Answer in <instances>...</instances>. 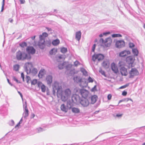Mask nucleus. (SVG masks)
<instances>
[{
	"instance_id": "1",
	"label": "nucleus",
	"mask_w": 145,
	"mask_h": 145,
	"mask_svg": "<svg viewBox=\"0 0 145 145\" xmlns=\"http://www.w3.org/2000/svg\"><path fill=\"white\" fill-rule=\"evenodd\" d=\"M33 66V64L31 62L26 63L25 64L24 69L27 74H31L35 75L37 73V70L35 68H33L31 70Z\"/></svg>"
},
{
	"instance_id": "2",
	"label": "nucleus",
	"mask_w": 145,
	"mask_h": 145,
	"mask_svg": "<svg viewBox=\"0 0 145 145\" xmlns=\"http://www.w3.org/2000/svg\"><path fill=\"white\" fill-rule=\"evenodd\" d=\"M16 58L18 60L23 61L25 59H30L31 58V56L29 54H27L19 50L16 53Z\"/></svg>"
},
{
	"instance_id": "3",
	"label": "nucleus",
	"mask_w": 145,
	"mask_h": 145,
	"mask_svg": "<svg viewBox=\"0 0 145 145\" xmlns=\"http://www.w3.org/2000/svg\"><path fill=\"white\" fill-rule=\"evenodd\" d=\"M71 94V91L69 89H67L63 91L62 90L60 93L59 97H61L63 101H65L70 97Z\"/></svg>"
},
{
	"instance_id": "4",
	"label": "nucleus",
	"mask_w": 145,
	"mask_h": 145,
	"mask_svg": "<svg viewBox=\"0 0 145 145\" xmlns=\"http://www.w3.org/2000/svg\"><path fill=\"white\" fill-rule=\"evenodd\" d=\"M53 93L55 95L56 92L58 97H59L60 93L62 91V88L61 85L57 82H55L53 86Z\"/></svg>"
},
{
	"instance_id": "5",
	"label": "nucleus",
	"mask_w": 145,
	"mask_h": 145,
	"mask_svg": "<svg viewBox=\"0 0 145 145\" xmlns=\"http://www.w3.org/2000/svg\"><path fill=\"white\" fill-rule=\"evenodd\" d=\"M48 34L46 32L42 33V35L39 36L40 40L38 43V45L40 48L41 49H43L45 47L44 38L48 36Z\"/></svg>"
},
{
	"instance_id": "6",
	"label": "nucleus",
	"mask_w": 145,
	"mask_h": 145,
	"mask_svg": "<svg viewBox=\"0 0 145 145\" xmlns=\"http://www.w3.org/2000/svg\"><path fill=\"white\" fill-rule=\"evenodd\" d=\"M74 91L76 93L80 94L83 98L87 97L89 93L88 90L84 89H80L78 87H76L74 89Z\"/></svg>"
},
{
	"instance_id": "7",
	"label": "nucleus",
	"mask_w": 145,
	"mask_h": 145,
	"mask_svg": "<svg viewBox=\"0 0 145 145\" xmlns=\"http://www.w3.org/2000/svg\"><path fill=\"white\" fill-rule=\"evenodd\" d=\"M73 80L74 82L79 84V86L82 88L87 85V83L86 81H83L81 78L80 76H74L73 78Z\"/></svg>"
},
{
	"instance_id": "8",
	"label": "nucleus",
	"mask_w": 145,
	"mask_h": 145,
	"mask_svg": "<svg viewBox=\"0 0 145 145\" xmlns=\"http://www.w3.org/2000/svg\"><path fill=\"white\" fill-rule=\"evenodd\" d=\"M104 56L103 55L99 54H95L92 56V60L95 61V60L97 59L98 61L103 60L104 58Z\"/></svg>"
},
{
	"instance_id": "9",
	"label": "nucleus",
	"mask_w": 145,
	"mask_h": 145,
	"mask_svg": "<svg viewBox=\"0 0 145 145\" xmlns=\"http://www.w3.org/2000/svg\"><path fill=\"white\" fill-rule=\"evenodd\" d=\"M135 60V58L133 56L127 57V63L129 65V67L130 68L134 66L133 64Z\"/></svg>"
},
{
	"instance_id": "10",
	"label": "nucleus",
	"mask_w": 145,
	"mask_h": 145,
	"mask_svg": "<svg viewBox=\"0 0 145 145\" xmlns=\"http://www.w3.org/2000/svg\"><path fill=\"white\" fill-rule=\"evenodd\" d=\"M80 103L83 106L86 107L89 105V102L88 99L85 98L80 100Z\"/></svg>"
},
{
	"instance_id": "11",
	"label": "nucleus",
	"mask_w": 145,
	"mask_h": 145,
	"mask_svg": "<svg viewBox=\"0 0 145 145\" xmlns=\"http://www.w3.org/2000/svg\"><path fill=\"white\" fill-rule=\"evenodd\" d=\"M130 78H132L134 76L138 75L139 72L137 69L135 68H132L129 72Z\"/></svg>"
},
{
	"instance_id": "12",
	"label": "nucleus",
	"mask_w": 145,
	"mask_h": 145,
	"mask_svg": "<svg viewBox=\"0 0 145 145\" xmlns=\"http://www.w3.org/2000/svg\"><path fill=\"white\" fill-rule=\"evenodd\" d=\"M125 45L124 41L123 40H119L116 41V46L117 48H121L124 47Z\"/></svg>"
},
{
	"instance_id": "13",
	"label": "nucleus",
	"mask_w": 145,
	"mask_h": 145,
	"mask_svg": "<svg viewBox=\"0 0 145 145\" xmlns=\"http://www.w3.org/2000/svg\"><path fill=\"white\" fill-rule=\"evenodd\" d=\"M27 52L29 54H33L35 52V50L34 48L32 46L28 47L26 49Z\"/></svg>"
},
{
	"instance_id": "14",
	"label": "nucleus",
	"mask_w": 145,
	"mask_h": 145,
	"mask_svg": "<svg viewBox=\"0 0 145 145\" xmlns=\"http://www.w3.org/2000/svg\"><path fill=\"white\" fill-rule=\"evenodd\" d=\"M111 68L113 71L115 73H117L118 72V68L114 63H112L111 64Z\"/></svg>"
},
{
	"instance_id": "15",
	"label": "nucleus",
	"mask_w": 145,
	"mask_h": 145,
	"mask_svg": "<svg viewBox=\"0 0 145 145\" xmlns=\"http://www.w3.org/2000/svg\"><path fill=\"white\" fill-rule=\"evenodd\" d=\"M112 43V40L111 38H108L106 39L105 42V44L107 47H108L110 46Z\"/></svg>"
},
{
	"instance_id": "16",
	"label": "nucleus",
	"mask_w": 145,
	"mask_h": 145,
	"mask_svg": "<svg viewBox=\"0 0 145 145\" xmlns=\"http://www.w3.org/2000/svg\"><path fill=\"white\" fill-rule=\"evenodd\" d=\"M74 103L73 101H72L71 99H69L67 101V106L69 109H71L72 107L73 106Z\"/></svg>"
},
{
	"instance_id": "17",
	"label": "nucleus",
	"mask_w": 145,
	"mask_h": 145,
	"mask_svg": "<svg viewBox=\"0 0 145 145\" xmlns=\"http://www.w3.org/2000/svg\"><path fill=\"white\" fill-rule=\"evenodd\" d=\"M109 62L108 60H106L103 61L102 64V66L105 68L107 69L108 68L109 66Z\"/></svg>"
},
{
	"instance_id": "18",
	"label": "nucleus",
	"mask_w": 145,
	"mask_h": 145,
	"mask_svg": "<svg viewBox=\"0 0 145 145\" xmlns=\"http://www.w3.org/2000/svg\"><path fill=\"white\" fill-rule=\"evenodd\" d=\"M46 80L47 84L50 85L52 81V77L51 75H48L46 77Z\"/></svg>"
},
{
	"instance_id": "19",
	"label": "nucleus",
	"mask_w": 145,
	"mask_h": 145,
	"mask_svg": "<svg viewBox=\"0 0 145 145\" xmlns=\"http://www.w3.org/2000/svg\"><path fill=\"white\" fill-rule=\"evenodd\" d=\"M120 70L121 73L122 75L126 76L127 75V69L124 67H121Z\"/></svg>"
},
{
	"instance_id": "20",
	"label": "nucleus",
	"mask_w": 145,
	"mask_h": 145,
	"mask_svg": "<svg viewBox=\"0 0 145 145\" xmlns=\"http://www.w3.org/2000/svg\"><path fill=\"white\" fill-rule=\"evenodd\" d=\"M81 33L80 31H78L76 33V39L79 41L81 38Z\"/></svg>"
},
{
	"instance_id": "21",
	"label": "nucleus",
	"mask_w": 145,
	"mask_h": 145,
	"mask_svg": "<svg viewBox=\"0 0 145 145\" xmlns=\"http://www.w3.org/2000/svg\"><path fill=\"white\" fill-rule=\"evenodd\" d=\"M76 93V95H73L72 96L71 99L72 101H73L74 103H75L78 101L79 99V97L78 95H77Z\"/></svg>"
},
{
	"instance_id": "22",
	"label": "nucleus",
	"mask_w": 145,
	"mask_h": 145,
	"mask_svg": "<svg viewBox=\"0 0 145 145\" xmlns=\"http://www.w3.org/2000/svg\"><path fill=\"white\" fill-rule=\"evenodd\" d=\"M97 97L96 95H94L92 96L91 98V103L92 104H94L96 102Z\"/></svg>"
},
{
	"instance_id": "23",
	"label": "nucleus",
	"mask_w": 145,
	"mask_h": 145,
	"mask_svg": "<svg viewBox=\"0 0 145 145\" xmlns=\"http://www.w3.org/2000/svg\"><path fill=\"white\" fill-rule=\"evenodd\" d=\"M23 108L24 112H29V110L27 109V105L26 101H25L24 103H23Z\"/></svg>"
},
{
	"instance_id": "24",
	"label": "nucleus",
	"mask_w": 145,
	"mask_h": 145,
	"mask_svg": "<svg viewBox=\"0 0 145 145\" xmlns=\"http://www.w3.org/2000/svg\"><path fill=\"white\" fill-rule=\"evenodd\" d=\"M60 108L61 110L65 112H67L68 111V108H66L65 105L64 104L62 105Z\"/></svg>"
},
{
	"instance_id": "25",
	"label": "nucleus",
	"mask_w": 145,
	"mask_h": 145,
	"mask_svg": "<svg viewBox=\"0 0 145 145\" xmlns=\"http://www.w3.org/2000/svg\"><path fill=\"white\" fill-rule=\"evenodd\" d=\"M59 40L58 39H56L52 41V44L54 46H56L59 44Z\"/></svg>"
},
{
	"instance_id": "26",
	"label": "nucleus",
	"mask_w": 145,
	"mask_h": 145,
	"mask_svg": "<svg viewBox=\"0 0 145 145\" xmlns=\"http://www.w3.org/2000/svg\"><path fill=\"white\" fill-rule=\"evenodd\" d=\"M72 111L73 113H78L80 112V110L74 107L72 108Z\"/></svg>"
},
{
	"instance_id": "27",
	"label": "nucleus",
	"mask_w": 145,
	"mask_h": 145,
	"mask_svg": "<svg viewBox=\"0 0 145 145\" xmlns=\"http://www.w3.org/2000/svg\"><path fill=\"white\" fill-rule=\"evenodd\" d=\"M127 54V51L125 50L121 52L120 53L119 56L121 57H123L125 56Z\"/></svg>"
},
{
	"instance_id": "28",
	"label": "nucleus",
	"mask_w": 145,
	"mask_h": 145,
	"mask_svg": "<svg viewBox=\"0 0 145 145\" xmlns=\"http://www.w3.org/2000/svg\"><path fill=\"white\" fill-rule=\"evenodd\" d=\"M66 63V62H64L61 64H60L58 65V68L60 69H63Z\"/></svg>"
},
{
	"instance_id": "29",
	"label": "nucleus",
	"mask_w": 145,
	"mask_h": 145,
	"mask_svg": "<svg viewBox=\"0 0 145 145\" xmlns=\"http://www.w3.org/2000/svg\"><path fill=\"white\" fill-rule=\"evenodd\" d=\"M132 52L134 56H137L138 54V51L137 49L136 48L133 49Z\"/></svg>"
},
{
	"instance_id": "30",
	"label": "nucleus",
	"mask_w": 145,
	"mask_h": 145,
	"mask_svg": "<svg viewBox=\"0 0 145 145\" xmlns=\"http://www.w3.org/2000/svg\"><path fill=\"white\" fill-rule=\"evenodd\" d=\"M57 50L55 48L52 49L50 52V54L51 55L55 54L57 52Z\"/></svg>"
},
{
	"instance_id": "31",
	"label": "nucleus",
	"mask_w": 145,
	"mask_h": 145,
	"mask_svg": "<svg viewBox=\"0 0 145 145\" xmlns=\"http://www.w3.org/2000/svg\"><path fill=\"white\" fill-rule=\"evenodd\" d=\"M20 65L18 64H16L13 66V69L16 71H18L19 70Z\"/></svg>"
},
{
	"instance_id": "32",
	"label": "nucleus",
	"mask_w": 145,
	"mask_h": 145,
	"mask_svg": "<svg viewBox=\"0 0 145 145\" xmlns=\"http://www.w3.org/2000/svg\"><path fill=\"white\" fill-rule=\"evenodd\" d=\"M44 43L45 44V46L46 45L48 46H50L51 45V42L50 40L47 41L46 42L45 41Z\"/></svg>"
},
{
	"instance_id": "33",
	"label": "nucleus",
	"mask_w": 145,
	"mask_h": 145,
	"mask_svg": "<svg viewBox=\"0 0 145 145\" xmlns=\"http://www.w3.org/2000/svg\"><path fill=\"white\" fill-rule=\"evenodd\" d=\"M29 114V112H24L23 114V117L25 118H27Z\"/></svg>"
},
{
	"instance_id": "34",
	"label": "nucleus",
	"mask_w": 145,
	"mask_h": 145,
	"mask_svg": "<svg viewBox=\"0 0 145 145\" xmlns=\"http://www.w3.org/2000/svg\"><path fill=\"white\" fill-rule=\"evenodd\" d=\"M67 51V48L65 47H63L61 49V52L63 54L65 53Z\"/></svg>"
},
{
	"instance_id": "35",
	"label": "nucleus",
	"mask_w": 145,
	"mask_h": 145,
	"mask_svg": "<svg viewBox=\"0 0 145 145\" xmlns=\"http://www.w3.org/2000/svg\"><path fill=\"white\" fill-rule=\"evenodd\" d=\"M45 130V129H43L42 128L40 127L36 129L38 133H40Z\"/></svg>"
},
{
	"instance_id": "36",
	"label": "nucleus",
	"mask_w": 145,
	"mask_h": 145,
	"mask_svg": "<svg viewBox=\"0 0 145 145\" xmlns=\"http://www.w3.org/2000/svg\"><path fill=\"white\" fill-rule=\"evenodd\" d=\"M22 122V117L20 120L19 122L15 126V128L18 129V127L19 126L20 124H21Z\"/></svg>"
},
{
	"instance_id": "37",
	"label": "nucleus",
	"mask_w": 145,
	"mask_h": 145,
	"mask_svg": "<svg viewBox=\"0 0 145 145\" xmlns=\"http://www.w3.org/2000/svg\"><path fill=\"white\" fill-rule=\"evenodd\" d=\"M81 71L83 73V74L86 76L87 75V72L84 68H82L81 69Z\"/></svg>"
},
{
	"instance_id": "38",
	"label": "nucleus",
	"mask_w": 145,
	"mask_h": 145,
	"mask_svg": "<svg viewBox=\"0 0 145 145\" xmlns=\"http://www.w3.org/2000/svg\"><path fill=\"white\" fill-rule=\"evenodd\" d=\"M123 115V114H114V116L115 118L117 117L118 118H120Z\"/></svg>"
},
{
	"instance_id": "39",
	"label": "nucleus",
	"mask_w": 145,
	"mask_h": 145,
	"mask_svg": "<svg viewBox=\"0 0 145 145\" xmlns=\"http://www.w3.org/2000/svg\"><path fill=\"white\" fill-rule=\"evenodd\" d=\"M44 71H45V70L44 69L41 70L39 72V74H38L39 76L40 75L41 76H43L44 73Z\"/></svg>"
},
{
	"instance_id": "40",
	"label": "nucleus",
	"mask_w": 145,
	"mask_h": 145,
	"mask_svg": "<svg viewBox=\"0 0 145 145\" xmlns=\"http://www.w3.org/2000/svg\"><path fill=\"white\" fill-rule=\"evenodd\" d=\"M112 36L113 37H121V35L120 34H113Z\"/></svg>"
},
{
	"instance_id": "41",
	"label": "nucleus",
	"mask_w": 145,
	"mask_h": 145,
	"mask_svg": "<svg viewBox=\"0 0 145 145\" xmlns=\"http://www.w3.org/2000/svg\"><path fill=\"white\" fill-rule=\"evenodd\" d=\"M41 89V91L43 92H45L46 89V86H45L44 85L42 86H41V87L40 88Z\"/></svg>"
},
{
	"instance_id": "42",
	"label": "nucleus",
	"mask_w": 145,
	"mask_h": 145,
	"mask_svg": "<svg viewBox=\"0 0 145 145\" xmlns=\"http://www.w3.org/2000/svg\"><path fill=\"white\" fill-rule=\"evenodd\" d=\"M20 45L22 47H24L27 46L26 43L25 42H23L20 44Z\"/></svg>"
},
{
	"instance_id": "43",
	"label": "nucleus",
	"mask_w": 145,
	"mask_h": 145,
	"mask_svg": "<svg viewBox=\"0 0 145 145\" xmlns=\"http://www.w3.org/2000/svg\"><path fill=\"white\" fill-rule=\"evenodd\" d=\"M129 47L131 48H132L135 46V44L133 43L130 42L129 44Z\"/></svg>"
},
{
	"instance_id": "44",
	"label": "nucleus",
	"mask_w": 145,
	"mask_h": 145,
	"mask_svg": "<svg viewBox=\"0 0 145 145\" xmlns=\"http://www.w3.org/2000/svg\"><path fill=\"white\" fill-rule=\"evenodd\" d=\"M37 85H38V87L39 88H40L43 85H44L43 84H42V83L40 82H37Z\"/></svg>"
},
{
	"instance_id": "45",
	"label": "nucleus",
	"mask_w": 145,
	"mask_h": 145,
	"mask_svg": "<svg viewBox=\"0 0 145 145\" xmlns=\"http://www.w3.org/2000/svg\"><path fill=\"white\" fill-rule=\"evenodd\" d=\"M5 0H3L2 2V6L1 12H3L4 10V7L5 5Z\"/></svg>"
},
{
	"instance_id": "46",
	"label": "nucleus",
	"mask_w": 145,
	"mask_h": 145,
	"mask_svg": "<svg viewBox=\"0 0 145 145\" xmlns=\"http://www.w3.org/2000/svg\"><path fill=\"white\" fill-rule=\"evenodd\" d=\"M37 83V80L34 79L31 82V84L32 85H35Z\"/></svg>"
},
{
	"instance_id": "47",
	"label": "nucleus",
	"mask_w": 145,
	"mask_h": 145,
	"mask_svg": "<svg viewBox=\"0 0 145 145\" xmlns=\"http://www.w3.org/2000/svg\"><path fill=\"white\" fill-rule=\"evenodd\" d=\"M14 121L13 120H11L9 122V125L11 126H13L14 124Z\"/></svg>"
},
{
	"instance_id": "48",
	"label": "nucleus",
	"mask_w": 145,
	"mask_h": 145,
	"mask_svg": "<svg viewBox=\"0 0 145 145\" xmlns=\"http://www.w3.org/2000/svg\"><path fill=\"white\" fill-rule=\"evenodd\" d=\"M89 82H93V80L90 76H89L88 79Z\"/></svg>"
},
{
	"instance_id": "49",
	"label": "nucleus",
	"mask_w": 145,
	"mask_h": 145,
	"mask_svg": "<svg viewBox=\"0 0 145 145\" xmlns=\"http://www.w3.org/2000/svg\"><path fill=\"white\" fill-rule=\"evenodd\" d=\"M91 91H94L96 90V85L94 87L91 89Z\"/></svg>"
},
{
	"instance_id": "50",
	"label": "nucleus",
	"mask_w": 145,
	"mask_h": 145,
	"mask_svg": "<svg viewBox=\"0 0 145 145\" xmlns=\"http://www.w3.org/2000/svg\"><path fill=\"white\" fill-rule=\"evenodd\" d=\"M79 64V62L77 61H76L74 63V65L75 66H77Z\"/></svg>"
},
{
	"instance_id": "51",
	"label": "nucleus",
	"mask_w": 145,
	"mask_h": 145,
	"mask_svg": "<svg viewBox=\"0 0 145 145\" xmlns=\"http://www.w3.org/2000/svg\"><path fill=\"white\" fill-rule=\"evenodd\" d=\"M112 95L110 94H109L107 96V98L108 100H110L112 98Z\"/></svg>"
},
{
	"instance_id": "52",
	"label": "nucleus",
	"mask_w": 145,
	"mask_h": 145,
	"mask_svg": "<svg viewBox=\"0 0 145 145\" xmlns=\"http://www.w3.org/2000/svg\"><path fill=\"white\" fill-rule=\"evenodd\" d=\"M127 87V84H125V85L122 86L119 88V89H122L125 88Z\"/></svg>"
},
{
	"instance_id": "53",
	"label": "nucleus",
	"mask_w": 145,
	"mask_h": 145,
	"mask_svg": "<svg viewBox=\"0 0 145 145\" xmlns=\"http://www.w3.org/2000/svg\"><path fill=\"white\" fill-rule=\"evenodd\" d=\"M21 77L22 78L24 82V75L23 73H22L21 74Z\"/></svg>"
},
{
	"instance_id": "54",
	"label": "nucleus",
	"mask_w": 145,
	"mask_h": 145,
	"mask_svg": "<svg viewBox=\"0 0 145 145\" xmlns=\"http://www.w3.org/2000/svg\"><path fill=\"white\" fill-rule=\"evenodd\" d=\"M13 79L14 81H16V82L18 83H20V82H19L18 80L16 79L15 77H13Z\"/></svg>"
},
{
	"instance_id": "55",
	"label": "nucleus",
	"mask_w": 145,
	"mask_h": 145,
	"mask_svg": "<svg viewBox=\"0 0 145 145\" xmlns=\"http://www.w3.org/2000/svg\"><path fill=\"white\" fill-rule=\"evenodd\" d=\"M7 81H8V82L9 83V84L11 86H13L14 88H16V86H13L12 84L9 81V80L8 79H7Z\"/></svg>"
},
{
	"instance_id": "56",
	"label": "nucleus",
	"mask_w": 145,
	"mask_h": 145,
	"mask_svg": "<svg viewBox=\"0 0 145 145\" xmlns=\"http://www.w3.org/2000/svg\"><path fill=\"white\" fill-rule=\"evenodd\" d=\"M101 73L102 75H104L105 74V72L104 71H102L101 69L99 71Z\"/></svg>"
},
{
	"instance_id": "57",
	"label": "nucleus",
	"mask_w": 145,
	"mask_h": 145,
	"mask_svg": "<svg viewBox=\"0 0 145 145\" xmlns=\"http://www.w3.org/2000/svg\"><path fill=\"white\" fill-rule=\"evenodd\" d=\"M110 32H105L103 33V35H104L106 36L107 35L109 34Z\"/></svg>"
},
{
	"instance_id": "58",
	"label": "nucleus",
	"mask_w": 145,
	"mask_h": 145,
	"mask_svg": "<svg viewBox=\"0 0 145 145\" xmlns=\"http://www.w3.org/2000/svg\"><path fill=\"white\" fill-rule=\"evenodd\" d=\"M100 42H102V43L105 44V40H104L103 39H100Z\"/></svg>"
},
{
	"instance_id": "59",
	"label": "nucleus",
	"mask_w": 145,
	"mask_h": 145,
	"mask_svg": "<svg viewBox=\"0 0 145 145\" xmlns=\"http://www.w3.org/2000/svg\"><path fill=\"white\" fill-rule=\"evenodd\" d=\"M95 46H96V45H95V44H94L93 45V47H92V50L93 52H94V50H95Z\"/></svg>"
},
{
	"instance_id": "60",
	"label": "nucleus",
	"mask_w": 145,
	"mask_h": 145,
	"mask_svg": "<svg viewBox=\"0 0 145 145\" xmlns=\"http://www.w3.org/2000/svg\"><path fill=\"white\" fill-rule=\"evenodd\" d=\"M20 2V4H24L25 2V0H19Z\"/></svg>"
},
{
	"instance_id": "61",
	"label": "nucleus",
	"mask_w": 145,
	"mask_h": 145,
	"mask_svg": "<svg viewBox=\"0 0 145 145\" xmlns=\"http://www.w3.org/2000/svg\"><path fill=\"white\" fill-rule=\"evenodd\" d=\"M127 94V92L125 91H123L122 93V95L123 96H125Z\"/></svg>"
},
{
	"instance_id": "62",
	"label": "nucleus",
	"mask_w": 145,
	"mask_h": 145,
	"mask_svg": "<svg viewBox=\"0 0 145 145\" xmlns=\"http://www.w3.org/2000/svg\"><path fill=\"white\" fill-rule=\"evenodd\" d=\"M18 92L20 94L21 97L22 98V100H23V95H22V94L21 93V92H20L19 91H18Z\"/></svg>"
},
{
	"instance_id": "63",
	"label": "nucleus",
	"mask_w": 145,
	"mask_h": 145,
	"mask_svg": "<svg viewBox=\"0 0 145 145\" xmlns=\"http://www.w3.org/2000/svg\"><path fill=\"white\" fill-rule=\"evenodd\" d=\"M26 80L29 81L30 80V78L29 76H27L25 78Z\"/></svg>"
},
{
	"instance_id": "64",
	"label": "nucleus",
	"mask_w": 145,
	"mask_h": 145,
	"mask_svg": "<svg viewBox=\"0 0 145 145\" xmlns=\"http://www.w3.org/2000/svg\"><path fill=\"white\" fill-rule=\"evenodd\" d=\"M46 29L48 31H52V29L51 28H48V27H46Z\"/></svg>"
}]
</instances>
